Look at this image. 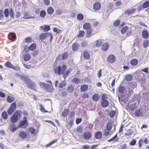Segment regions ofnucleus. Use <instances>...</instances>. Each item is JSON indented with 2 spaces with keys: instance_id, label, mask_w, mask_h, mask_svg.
<instances>
[{
  "instance_id": "57",
  "label": "nucleus",
  "mask_w": 149,
  "mask_h": 149,
  "mask_svg": "<svg viewBox=\"0 0 149 149\" xmlns=\"http://www.w3.org/2000/svg\"><path fill=\"white\" fill-rule=\"evenodd\" d=\"M149 45V42L147 40H145L143 41V46L145 48L147 47Z\"/></svg>"
},
{
  "instance_id": "55",
  "label": "nucleus",
  "mask_w": 149,
  "mask_h": 149,
  "mask_svg": "<svg viewBox=\"0 0 149 149\" xmlns=\"http://www.w3.org/2000/svg\"><path fill=\"white\" fill-rule=\"evenodd\" d=\"M61 68L62 74H63L64 72L66 70L67 67L66 65H63L62 66Z\"/></svg>"
},
{
  "instance_id": "46",
  "label": "nucleus",
  "mask_w": 149,
  "mask_h": 149,
  "mask_svg": "<svg viewBox=\"0 0 149 149\" xmlns=\"http://www.w3.org/2000/svg\"><path fill=\"white\" fill-rule=\"evenodd\" d=\"M128 29V26H126L124 27L121 30V33L123 34L125 33Z\"/></svg>"
},
{
  "instance_id": "45",
  "label": "nucleus",
  "mask_w": 149,
  "mask_h": 149,
  "mask_svg": "<svg viewBox=\"0 0 149 149\" xmlns=\"http://www.w3.org/2000/svg\"><path fill=\"white\" fill-rule=\"evenodd\" d=\"M46 15V11L44 10H41L40 13V16L42 18H43L45 17Z\"/></svg>"
},
{
  "instance_id": "35",
  "label": "nucleus",
  "mask_w": 149,
  "mask_h": 149,
  "mask_svg": "<svg viewBox=\"0 0 149 149\" xmlns=\"http://www.w3.org/2000/svg\"><path fill=\"white\" fill-rule=\"evenodd\" d=\"M30 55L29 54H26L24 56V59L25 61H27L29 60L31 58Z\"/></svg>"
},
{
  "instance_id": "41",
  "label": "nucleus",
  "mask_w": 149,
  "mask_h": 149,
  "mask_svg": "<svg viewBox=\"0 0 149 149\" xmlns=\"http://www.w3.org/2000/svg\"><path fill=\"white\" fill-rule=\"evenodd\" d=\"M95 43L96 46L98 47H100L102 44V42L100 40H97L96 41Z\"/></svg>"
},
{
  "instance_id": "50",
  "label": "nucleus",
  "mask_w": 149,
  "mask_h": 149,
  "mask_svg": "<svg viewBox=\"0 0 149 149\" xmlns=\"http://www.w3.org/2000/svg\"><path fill=\"white\" fill-rule=\"evenodd\" d=\"M29 131L30 133L32 134H35L36 133V130L33 127H29Z\"/></svg>"
},
{
  "instance_id": "16",
  "label": "nucleus",
  "mask_w": 149,
  "mask_h": 149,
  "mask_svg": "<svg viewBox=\"0 0 149 149\" xmlns=\"http://www.w3.org/2000/svg\"><path fill=\"white\" fill-rule=\"evenodd\" d=\"M101 5L99 2H96L94 4V9L97 10H99L101 8Z\"/></svg>"
},
{
  "instance_id": "51",
  "label": "nucleus",
  "mask_w": 149,
  "mask_h": 149,
  "mask_svg": "<svg viewBox=\"0 0 149 149\" xmlns=\"http://www.w3.org/2000/svg\"><path fill=\"white\" fill-rule=\"evenodd\" d=\"M16 104L15 103V102L11 104H10V106L9 108L15 110L16 108Z\"/></svg>"
},
{
  "instance_id": "18",
  "label": "nucleus",
  "mask_w": 149,
  "mask_h": 149,
  "mask_svg": "<svg viewBox=\"0 0 149 149\" xmlns=\"http://www.w3.org/2000/svg\"><path fill=\"white\" fill-rule=\"evenodd\" d=\"M1 116L2 118L4 120H6L8 118V113H7V112L6 111H3L1 113Z\"/></svg>"
},
{
  "instance_id": "63",
  "label": "nucleus",
  "mask_w": 149,
  "mask_h": 149,
  "mask_svg": "<svg viewBox=\"0 0 149 149\" xmlns=\"http://www.w3.org/2000/svg\"><path fill=\"white\" fill-rule=\"evenodd\" d=\"M20 67L18 65H16L15 66L13 65L12 69H13L16 71H19L20 70Z\"/></svg>"
},
{
  "instance_id": "64",
  "label": "nucleus",
  "mask_w": 149,
  "mask_h": 149,
  "mask_svg": "<svg viewBox=\"0 0 149 149\" xmlns=\"http://www.w3.org/2000/svg\"><path fill=\"white\" fill-rule=\"evenodd\" d=\"M53 30L54 32H56L57 34L59 33L61 31L60 29H58L56 27L54 28Z\"/></svg>"
},
{
  "instance_id": "4",
  "label": "nucleus",
  "mask_w": 149,
  "mask_h": 149,
  "mask_svg": "<svg viewBox=\"0 0 149 149\" xmlns=\"http://www.w3.org/2000/svg\"><path fill=\"white\" fill-rule=\"evenodd\" d=\"M25 84L29 88L35 91V88L36 87V85L34 82L30 79H29Z\"/></svg>"
},
{
  "instance_id": "30",
  "label": "nucleus",
  "mask_w": 149,
  "mask_h": 149,
  "mask_svg": "<svg viewBox=\"0 0 149 149\" xmlns=\"http://www.w3.org/2000/svg\"><path fill=\"white\" fill-rule=\"evenodd\" d=\"M40 86L42 88H45L46 89L48 88L49 87V85L48 84H46L45 83L40 82L39 83Z\"/></svg>"
},
{
  "instance_id": "42",
  "label": "nucleus",
  "mask_w": 149,
  "mask_h": 149,
  "mask_svg": "<svg viewBox=\"0 0 149 149\" xmlns=\"http://www.w3.org/2000/svg\"><path fill=\"white\" fill-rule=\"evenodd\" d=\"M67 84L64 81H63L62 82H60L59 84L58 88H61L65 87Z\"/></svg>"
},
{
  "instance_id": "20",
  "label": "nucleus",
  "mask_w": 149,
  "mask_h": 149,
  "mask_svg": "<svg viewBox=\"0 0 149 149\" xmlns=\"http://www.w3.org/2000/svg\"><path fill=\"white\" fill-rule=\"evenodd\" d=\"M95 138L97 139H100L102 137V133L100 131L97 132L95 133Z\"/></svg>"
},
{
  "instance_id": "27",
  "label": "nucleus",
  "mask_w": 149,
  "mask_h": 149,
  "mask_svg": "<svg viewBox=\"0 0 149 149\" xmlns=\"http://www.w3.org/2000/svg\"><path fill=\"white\" fill-rule=\"evenodd\" d=\"M142 35L144 38H147L148 37V33L147 30H144L142 32Z\"/></svg>"
},
{
  "instance_id": "58",
  "label": "nucleus",
  "mask_w": 149,
  "mask_h": 149,
  "mask_svg": "<svg viewBox=\"0 0 149 149\" xmlns=\"http://www.w3.org/2000/svg\"><path fill=\"white\" fill-rule=\"evenodd\" d=\"M120 22L119 20H116L113 23V25L114 26H117L119 25Z\"/></svg>"
},
{
  "instance_id": "39",
  "label": "nucleus",
  "mask_w": 149,
  "mask_h": 149,
  "mask_svg": "<svg viewBox=\"0 0 149 149\" xmlns=\"http://www.w3.org/2000/svg\"><path fill=\"white\" fill-rule=\"evenodd\" d=\"M74 89V86L71 85L68 87L67 88V90L69 93H71L73 92Z\"/></svg>"
},
{
  "instance_id": "3",
  "label": "nucleus",
  "mask_w": 149,
  "mask_h": 149,
  "mask_svg": "<svg viewBox=\"0 0 149 149\" xmlns=\"http://www.w3.org/2000/svg\"><path fill=\"white\" fill-rule=\"evenodd\" d=\"M49 36L50 37V42H52L53 38V36L51 33L47 32L45 33H41L39 36V39L42 40H44L46 38H48Z\"/></svg>"
},
{
  "instance_id": "10",
  "label": "nucleus",
  "mask_w": 149,
  "mask_h": 149,
  "mask_svg": "<svg viewBox=\"0 0 149 149\" xmlns=\"http://www.w3.org/2000/svg\"><path fill=\"white\" fill-rule=\"evenodd\" d=\"M29 123H27L23 121H21L18 126L19 128L20 127L22 128H25L27 127Z\"/></svg>"
},
{
  "instance_id": "19",
  "label": "nucleus",
  "mask_w": 149,
  "mask_h": 149,
  "mask_svg": "<svg viewBox=\"0 0 149 149\" xmlns=\"http://www.w3.org/2000/svg\"><path fill=\"white\" fill-rule=\"evenodd\" d=\"M88 86L86 84H83L80 87V90L81 91L85 92L88 89Z\"/></svg>"
},
{
  "instance_id": "28",
  "label": "nucleus",
  "mask_w": 149,
  "mask_h": 149,
  "mask_svg": "<svg viewBox=\"0 0 149 149\" xmlns=\"http://www.w3.org/2000/svg\"><path fill=\"white\" fill-rule=\"evenodd\" d=\"M10 13L9 15L10 17L13 19H14V10L12 8H11L10 9Z\"/></svg>"
},
{
  "instance_id": "11",
  "label": "nucleus",
  "mask_w": 149,
  "mask_h": 149,
  "mask_svg": "<svg viewBox=\"0 0 149 149\" xmlns=\"http://www.w3.org/2000/svg\"><path fill=\"white\" fill-rule=\"evenodd\" d=\"M143 114V113L140 109L136 110L134 114L132 116H134L136 117H140Z\"/></svg>"
},
{
  "instance_id": "9",
  "label": "nucleus",
  "mask_w": 149,
  "mask_h": 149,
  "mask_svg": "<svg viewBox=\"0 0 149 149\" xmlns=\"http://www.w3.org/2000/svg\"><path fill=\"white\" fill-rule=\"evenodd\" d=\"M9 39L14 41L16 38V36L15 33L13 32H10L8 35Z\"/></svg>"
},
{
  "instance_id": "6",
  "label": "nucleus",
  "mask_w": 149,
  "mask_h": 149,
  "mask_svg": "<svg viewBox=\"0 0 149 149\" xmlns=\"http://www.w3.org/2000/svg\"><path fill=\"white\" fill-rule=\"evenodd\" d=\"M83 138L86 140L89 139L92 136L91 133L89 131L85 132L83 135Z\"/></svg>"
},
{
  "instance_id": "60",
  "label": "nucleus",
  "mask_w": 149,
  "mask_h": 149,
  "mask_svg": "<svg viewBox=\"0 0 149 149\" xmlns=\"http://www.w3.org/2000/svg\"><path fill=\"white\" fill-rule=\"evenodd\" d=\"M116 112L114 111H111L109 113V115L112 118L113 117L115 114Z\"/></svg>"
},
{
  "instance_id": "5",
  "label": "nucleus",
  "mask_w": 149,
  "mask_h": 149,
  "mask_svg": "<svg viewBox=\"0 0 149 149\" xmlns=\"http://www.w3.org/2000/svg\"><path fill=\"white\" fill-rule=\"evenodd\" d=\"M116 59V58L114 55L113 54H110L108 56L107 61L109 63H112L115 61Z\"/></svg>"
},
{
  "instance_id": "34",
  "label": "nucleus",
  "mask_w": 149,
  "mask_h": 149,
  "mask_svg": "<svg viewBox=\"0 0 149 149\" xmlns=\"http://www.w3.org/2000/svg\"><path fill=\"white\" fill-rule=\"evenodd\" d=\"M78 47H79V45L78 43H73L72 46L73 50L74 51H77L78 49Z\"/></svg>"
},
{
  "instance_id": "49",
  "label": "nucleus",
  "mask_w": 149,
  "mask_h": 149,
  "mask_svg": "<svg viewBox=\"0 0 149 149\" xmlns=\"http://www.w3.org/2000/svg\"><path fill=\"white\" fill-rule=\"evenodd\" d=\"M43 28V31L45 32H47L49 31L50 29V27L49 25H44Z\"/></svg>"
},
{
  "instance_id": "21",
  "label": "nucleus",
  "mask_w": 149,
  "mask_h": 149,
  "mask_svg": "<svg viewBox=\"0 0 149 149\" xmlns=\"http://www.w3.org/2000/svg\"><path fill=\"white\" fill-rule=\"evenodd\" d=\"M69 110L68 109H65L62 112V116L63 117H65L67 116L69 113Z\"/></svg>"
},
{
  "instance_id": "53",
  "label": "nucleus",
  "mask_w": 149,
  "mask_h": 149,
  "mask_svg": "<svg viewBox=\"0 0 149 149\" xmlns=\"http://www.w3.org/2000/svg\"><path fill=\"white\" fill-rule=\"evenodd\" d=\"M15 110L9 108L7 110V113L9 115H11Z\"/></svg>"
},
{
  "instance_id": "62",
  "label": "nucleus",
  "mask_w": 149,
  "mask_h": 149,
  "mask_svg": "<svg viewBox=\"0 0 149 149\" xmlns=\"http://www.w3.org/2000/svg\"><path fill=\"white\" fill-rule=\"evenodd\" d=\"M136 143V141L135 139L132 140L131 142H130V145L131 146H133L135 145Z\"/></svg>"
},
{
  "instance_id": "47",
  "label": "nucleus",
  "mask_w": 149,
  "mask_h": 149,
  "mask_svg": "<svg viewBox=\"0 0 149 149\" xmlns=\"http://www.w3.org/2000/svg\"><path fill=\"white\" fill-rule=\"evenodd\" d=\"M84 34L85 32L84 31H80L77 37L79 38L83 37L84 36Z\"/></svg>"
},
{
  "instance_id": "1",
  "label": "nucleus",
  "mask_w": 149,
  "mask_h": 149,
  "mask_svg": "<svg viewBox=\"0 0 149 149\" xmlns=\"http://www.w3.org/2000/svg\"><path fill=\"white\" fill-rule=\"evenodd\" d=\"M22 112L21 110L16 111L10 118V122L11 124L9 126V128L10 132L14 133L19 129L18 126L16 127L15 123H16L21 118V114Z\"/></svg>"
},
{
  "instance_id": "52",
  "label": "nucleus",
  "mask_w": 149,
  "mask_h": 149,
  "mask_svg": "<svg viewBox=\"0 0 149 149\" xmlns=\"http://www.w3.org/2000/svg\"><path fill=\"white\" fill-rule=\"evenodd\" d=\"M39 107H40V109L42 112L44 113H46L48 112V111L45 109L42 104H40L39 105Z\"/></svg>"
},
{
  "instance_id": "54",
  "label": "nucleus",
  "mask_w": 149,
  "mask_h": 149,
  "mask_svg": "<svg viewBox=\"0 0 149 149\" xmlns=\"http://www.w3.org/2000/svg\"><path fill=\"white\" fill-rule=\"evenodd\" d=\"M149 6V1H146L144 2L143 5V7L144 8H146Z\"/></svg>"
},
{
  "instance_id": "43",
  "label": "nucleus",
  "mask_w": 149,
  "mask_h": 149,
  "mask_svg": "<svg viewBox=\"0 0 149 149\" xmlns=\"http://www.w3.org/2000/svg\"><path fill=\"white\" fill-rule=\"evenodd\" d=\"M84 17L82 14H78L77 15V19L79 21H81L84 19Z\"/></svg>"
},
{
  "instance_id": "15",
  "label": "nucleus",
  "mask_w": 149,
  "mask_h": 149,
  "mask_svg": "<svg viewBox=\"0 0 149 149\" xmlns=\"http://www.w3.org/2000/svg\"><path fill=\"white\" fill-rule=\"evenodd\" d=\"M61 68L60 65H59L54 70V72L56 73L58 75H60L61 74H62L61 72Z\"/></svg>"
},
{
  "instance_id": "59",
  "label": "nucleus",
  "mask_w": 149,
  "mask_h": 149,
  "mask_svg": "<svg viewBox=\"0 0 149 149\" xmlns=\"http://www.w3.org/2000/svg\"><path fill=\"white\" fill-rule=\"evenodd\" d=\"M110 132V130L106 129L104 130V134L106 136H107L109 135Z\"/></svg>"
},
{
  "instance_id": "36",
  "label": "nucleus",
  "mask_w": 149,
  "mask_h": 149,
  "mask_svg": "<svg viewBox=\"0 0 149 149\" xmlns=\"http://www.w3.org/2000/svg\"><path fill=\"white\" fill-rule=\"evenodd\" d=\"M15 100V98L14 97L8 96L7 98V101L8 102L11 103L13 102Z\"/></svg>"
},
{
  "instance_id": "14",
  "label": "nucleus",
  "mask_w": 149,
  "mask_h": 149,
  "mask_svg": "<svg viewBox=\"0 0 149 149\" xmlns=\"http://www.w3.org/2000/svg\"><path fill=\"white\" fill-rule=\"evenodd\" d=\"M119 140V138H117V136L116 134L114 136L111 138L109 139L108 141V142H110L112 141H113L114 142H116Z\"/></svg>"
},
{
  "instance_id": "7",
  "label": "nucleus",
  "mask_w": 149,
  "mask_h": 149,
  "mask_svg": "<svg viewBox=\"0 0 149 149\" xmlns=\"http://www.w3.org/2000/svg\"><path fill=\"white\" fill-rule=\"evenodd\" d=\"M109 47V45L108 42H104L102 45L101 49L102 51H107Z\"/></svg>"
},
{
  "instance_id": "33",
  "label": "nucleus",
  "mask_w": 149,
  "mask_h": 149,
  "mask_svg": "<svg viewBox=\"0 0 149 149\" xmlns=\"http://www.w3.org/2000/svg\"><path fill=\"white\" fill-rule=\"evenodd\" d=\"M68 56V53L67 52H65L62 55V60H65L67 59Z\"/></svg>"
},
{
  "instance_id": "44",
  "label": "nucleus",
  "mask_w": 149,
  "mask_h": 149,
  "mask_svg": "<svg viewBox=\"0 0 149 149\" xmlns=\"http://www.w3.org/2000/svg\"><path fill=\"white\" fill-rule=\"evenodd\" d=\"M92 31V29L90 28L89 29L86 30V37H89L90 36V34L91 33Z\"/></svg>"
},
{
  "instance_id": "2",
  "label": "nucleus",
  "mask_w": 149,
  "mask_h": 149,
  "mask_svg": "<svg viewBox=\"0 0 149 149\" xmlns=\"http://www.w3.org/2000/svg\"><path fill=\"white\" fill-rule=\"evenodd\" d=\"M108 94L106 93H104L102 95V101L101 102V104L102 107H106L109 105V102L107 100L108 98Z\"/></svg>"
},
{
  "instance_id": "24",
  "label": "nucleus",
  "mask_w": 149,
  "mask_h": 149,
  "mask_svg": "<svg viewBox=\"0 0 149 149\" xmlns=\"http://www.w3.org/2000/svg\"><path fill=\"white\" fill-rule=\"evenodd\" d=\"M54 9L52 7H48L47 10V13L49 15L52 14L54 13Z\"/></svg>"
},
{
  "instance_id": "56",
  "label": "nucleus",
  "mask_w": 149,
  "mask_h": 149,
  "mask_svg": "<svg viewBox=\"0 0 149 149\" xmlns=\"http://www.w3.org/2000/svg\"><path fill=\"white\" fill-rule=\"evenodd\" d=\"M25 41L26 43H31L32 42V38L29 37H27L25 38Z\"/></svg>"
},
{
  "instance_id": "12",
  "label": "nucleus",
  "mask_w": 149,
  "mask_h": 149,
  "mask_svg": "<svg viewBox=\"0 0 149 149\" xmlns=\"http://www.w3.org/2000/svg\"><path fill=\"white\" fill-rule=\"evenodd\" d=\"M72 70V69L70 68H69L68 70L65 72H64L63 74H61L63 77L65 79L67 76L70 74V72Z\"/></svg>"
},
{
  "instance_id": "37",
  "label": "nucleus",
  "mask_w": 149,
  "mask_h": 149,
  "mask_svg": "<svg viewBox=\"0 0 149 149\" xmlns=\"http://www.w3.org/2000/svg\"><path fill=\"white\" fill-rule=\"evenodd\" d=\"M10 10H9L7 8H5L4 10V16L6 17H9V13H10Z\"/></svg>"
},
{
  "instance_id": "23",
  "label": "nucleus",
  "mask_w": 149,
  "mask_h": 149,
  "mask_svg": "<svg viewBox=\"0 0 149 149\" xmlns=\"http://www.w3.org/2000/svg\"><path fill=\"white\" fill-rule=\"evenodd\" d=\"M125 90L124 86L121 85H120L118 88V92L120 94L123 95L124 93Z\"/></svg>"
},
{
  "instance_id": "22",
  "label": "nucleus",
  "mask_w": 149,
  "mask_h": 149,
  "mask_svg": "<svg viewBox=\"0 0 149 149\" xmlns=\"http://www.w3.org/2000/svg\"><path fill=\"white\" fill-rule=\"evenodd\" d=\"M4 65L6 67L11 69L12 68V67L13 65H12L11 63L9 61H7L6 62L4 63Z\"/></svg>"
},
{
  "instance_id": "17",
  "label": "nucleus",
  "mask_w": 149,
  "mask_h": 149,
  "mask_svg": "<svg viewBox=\"0 0 149 149\" xmlns=\"http://www.w3.org/2000/svg\"><path fill=\"white\" fill-rule=\"evenodd\" d=\"M91 25L90 23H86L83 25V28L84 30L89 29L91 28Z\"/></svg>"
},
{
  "instance_id": "31",
  "label": "nucleus",
  "mask_w": 149,
  "mask_h": 149,
  "mask_svg": "<svg viewBox=\"0 0 149 149\" xmlns=\"http://www.w3.org/2000/svg\"><path fill=\"white\" fill-rule=\"evenodd\" d=\"M59 95L63 97H65L67 95V92L62 90H60L59 91Z\"/></svg>"
},
{
  "instance_id": "13",
  "label": "nucleus",
  "mask_w": 149,
  "mask_h": 149,
  "mask_svg": "<svg viewBox=\"0 0 149 149\" xmlns=\"http://www.w3.org/2000/svg\"><path fill=\"white\" fill-rule=\"evenodd\" d=\"M27 136V134L24 131H22L19 133V136L22 139H25Z\"/></svg>"
},
{
  "instance_id": "38",
  "label": "nucleus",
  "mask_w": 149,
  "mask_h": 149,
  "mask_svg": "<svg viewBox=\"0 0 149 149\" xmlns=\"http://www.w3.org/2000/svg\"><path fill=\"white\" fill-rule=\"evenodd\" d=\"M126 80L127 81H130L133 79V77L130 74H127L125 76Z\"/></svg>"
},
{
  "instance_id": "26",
  "label": "nucleus",
  "mask_w": 149,
  "mask_h": 149,
  "mask_svg": "<svg viewBox=\"0 0 149 149\" xmlns=\"http://www.w3.org/2000/svg\"><path fill=\"white\" fill-rule=\"evenodd\" d=\"M36 45L35 43H32L29 47V49L30 51H33L36 49Z\"/></svg>"
},
{
  "instance_id": "25",
  "label": "nucleus",
  "mask_w": 149,
  "mask_h": 149,
  "mask_svg": "<svg viewBox=\"0 0 149 149\" xmlns=\"http://www.w3.org/2000/svg\"><path fill=\"white\" fill-rule=\"evenodd\" d=\"M138 61L137 59L134 58L132 59L130 61V63L132 66L136 65L138 64Z\"/></svg>"
},
{
  "instance_id": "48",
  "label": "nucleus",
  "mask_w": 149,
  "mask_h": 149,
  "mask_svg": "<svg viewBox=\"0 0 149 149\" xmlns=\"http://www.w3.org/2000/svg\"><path fill=\"white\" fill-rule=\"evenodd\" d=\"M100 98L99 95L98 93H95L94 94V100L95 101H97Z\"/></svg>"
},
{
  "instance_id": "32",
  "label": "nucleus",
  "mask_w": 149,
  "mask_h": 149,
  "mask_svg": "<svg viewBox=\"0 0 149 149\" xmlns=\"http://www.w3.org/2000/svg\"><path fill=\"white\" fill-rule=\"evenodd\" d=\"M113 126L112 123L110 121L109 122L107 123L106 126V129L109 130H110L111 129Z\"/></svg>"
},
{
  "instance_id": "40",
  "label": "nucleus",
  "mask_w": 149,
  "mask_h": 149,
  "mask_svg": "<svg viewBox=\"0 0 149 149\" xmlns=\"http://www.w3.org/2000/svg\"><path fill=\"white\" fill-rule=\"evenodd\" d=\"M19 77L22 81H24L25 83L29 79L23 75H20Z\"/></svg>"
},
{
  "instance_id": "29",
  "label": "nucleus",
  "mask_w": 149,
  "mask_h": 149,
  "mask_svg": "<svg viewBox=\"0 0 149 149\" xmlns=\"http://www.w3.org/2000/svg\"><path fill=\"white\" fill-rule=\"evenodd\" d=\"M83 56L84 58L86 59H89L90 58L89 54L87 51L83 52Z\"/></svg>"
},
{
  "instance_id": "61",
  "label": "nucleus",
  "mask_w": 149,
  "mask_h": 149,
  "mask_svg": "<svg viewBox=\"0 0 149 149\" xmlns=\"http://www.w3.org/2000/svg\"><path fill=\"white\" fill-rule=\"evenodd\" d=\"M72 82L74 83L78 84L79 82V81L78 78H74L72 79Z\"/></svg>"
},
{
  "instance_id": "8",
  "label": "nucleus",
  "mask_w": 149,
  "mask_h": 149,
  "mask_svg": "<svg viewBox=\"0 0 149 149\" xmlns=\"http://www.w3.org/2000/svg\"><path fill=\"white\" fill-rule=\"evenodd\" d=\"M136 11V9L135 8H132L130 10L128 9L125 11L124 14L130 15L134 13Z\"/></svg>"
}]
</instances>
